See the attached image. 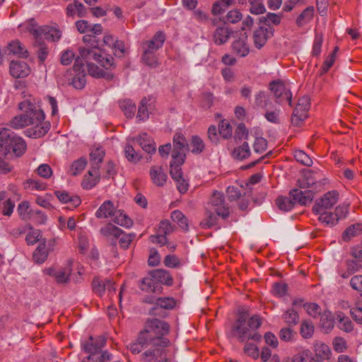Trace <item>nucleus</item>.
Instances as JSON below:
<instances>
[{
	"label": "nucleus",
	"instance_id": "1",
	"mask_svg": "<svg viewBox=\"0 0 362 362\" xmlns=\"http://www.w3.org/2000/svg\"><path fill=\"white\" fill-rule=\"evenodd\" d=\"M169 332L167 322L157 319L148 321L140 332L142 341H149L151 347L142 354L143 362H170L175 356V349L165 337Z\"/></svg>",
	"mask_w": 362,
	"mask_h": 362
},
{
	"label": "nucleus",
	"instance_id": "2",
	"mask_svg": "<svg viewBox=\"0 0 362 362\" xmlns=\"http://www.w3.org/2000/svg\"><path fill=\"white\" fill-rule=\"evenodd\" d=\"M21 110H26L33 114V123L25 131V135L30 138L37 139L44 136L50 129L49 122L45 121V114L36 103L30 100H25L18 104Z\"/></svg>",
	"mask_w": 362,
	"mask_h": 362
},
{
	"label": "nucleus",
	"instance_id": "3",
	"mask_svg": "<svg viewBox=\"0 0 362 362\" xmlns=\"http://www.w3.org/2000/svg\"><path fill=\"white\" fill-rule=\"evenodd\" d=\"M98 218H112L115 223L124 228H130L133 225L132 220L122 211L117 210L114 204L110 201L104 202L95 212Z\"/></svg>",
	"mask_w": 362,
	"mask_h": 362
},
{
	"label": "nucleus",
	"instance_id": "4",
	"mask_svg": "<svg viewBox=\"0 0 362 362\" xmlns=\"http://www.w3.org/2000/svg\"><path fill=\"white\" fill-rule=\"evenodd\" d=\"M24 25L28 31L33 35L36 41L46 39L56 42L62 37V32L57 28L49 25L38 26L33 18L26 22Z\"/></svg>",
	"mask_w": 362,
	"mask_h": 362
},
{
	"label": "nucleus",
	"instance_id": "5",
	"mask_svg": "<svg viewBox=\"0 0 362 362\" xmlns=\"http://www.w3.org/2000/svg\"><path fill=\"white\" fill-rule=\"evenodd\" d=\"M0 145L5 147L8 153L12 150L17 156H22L27 149L25 140L6 128L0 129Z\"/></svg>",
	"mask_w": 362,
	"mask_h": 362
},
{
	"label": "nucleus",
	"instance_id": "6",
	"mask_svg": "<svg viewBox=\"0 0 362 362\" xmlns=\"http://www.w3.org/2000/svg\"><path fill=\"white\" fill-rule=\"evenodd\" d=\"M248 317L249 314L247 312L239 313L238 319L232 327V334L241 342H244L249 339L258 341L261 339V335L258 332H251L247 322Z\"/></svg>",
	"mask_w": 362,
	"mask_h": 362
},
{
	"label": "nucleus",
	"instance_id": "7",
	"mask_svg": "<svg viewBox=\"0 0 362 362\" xmlns=\"http://www.w3.org/2000/svg\"><path fill=\"white\" fill-rule=\"evenodd\" d=\"M300 188H312L311 190H320L326 184V179L320 172L306 170L298 181Z\"/></svg>",
	"mask_w": 362,
	"mask_h": 362
},
{
	"label": "nucleus",
	"instance_id": "8",
	"mask_svg": "<svg viewBox=\"0 0 362 362\" xmlns=\"http://www.w3.org/2000/svg\"><path fill=\"white\" fill-rule=\"evenodd\" d=\"M80 56L83 60L95 61L98 62L102 66L106 69H110L114 65V58L112 56L103 57L100 54V50L89 49L86 47H80Z\"/></svg>",
	"mask_w": 362,
	"mask_h": 362
},
{
	"label": "nucleus",
	"instance_id": "9",
	"mask_svg": "<svg viewBox=\"0 0 362 362\" xmlns=\"http://www.w3.org/2000/svg\"><path fill=\"white\" fill-rule=\"evenodd\" d=\"M72 272V262L69 260L64 267H49L44 272L54 279L57 284H67Z\"/></svg>",
	"mask_w": 362,
	"mask_h": 362
},
{
	"label": "nucleus",
	"instance_id": "10",
	"mask_svg": "<svg viewBox=\"0 0 362 362\" xmlns=\"http://www.w3.org/2000/svg\"><path fill=\"white\" fill-rule=\"evenodd\" d=\"M269 89L274 93L276 99V103L283 104L286 102L291 105L292 93L291 90L286 87L284 83L281 80L274 81L269 83Z\"/></svg>",
	"mask_w": 362,
	"mask_h": 362
},
{
	"label": "nucleus",
	"instance_id": "11",
	"mask_svg": "<svg viewBox=\"0 0 362 362\" xmlns=\"http://www.w3.org/2000/svg\"><path fill=\"white\" fill-rule=\"evenodd\" d=\"M211 211L215 212L218 216L223 219L227 218L230 215V209L225 202L223 194L216 192L210 199Z\"/></svg>",
	"mask_w": 362,
	"mask_h": 362
},
{
	"label": "nucleus",
	"instance_id": "12",
	"mask_svg": "<svg viewBox=\"0 0 362 362\" xmlns=\"http://www.w3.org/2000/svg\"><path fill=\"white\" fill-rule=\"evenodd\" d=\"M310 101L307 97H302L298 100V104L293 110L291 122L296 126H299L308 117L310 109Z\"/></svg>",
	"mask_w": 362,
	"mask_h": 362
},
{
	"label": "nucleus",
	"instance_id": "13",
	"mask_svg": "<svg viewBox=\"0 0 362 362\" xmlns=\"http://www.w3.org/2000/svg\"><path fill=\"white\" fill-rule=\"evenodd\" d=\"M339 194L336 191H329L325 193L321 199L316 201L313 207V213H321L322 210L326 211L332 208L338 201Z\"/></svg>",
	"mask_w": 362,
	"mask_h": 362
},
{
	"label": "nucleus",
	"instance_id": "14",
	"mask_svg": "<svg viewBox=\"0 0 362 362\" xmlns=\"http://www.w3.org/2000/svg\"><path fill=\"white\" fill-rule=\"evenodd\" d=\"M185 154L182 152L172 153V160L170 165V174L171 177L175 180L182 177L181 165L185 161Z\"/></svg>",
	"mask_w": 362,
	"mask_h": 362
},
{
	"label": "nucleus",
	"instance_id": "15",
	"mask_svg": "<svg viewBox=\"0 0 362 362\" xmlns=\"http://www.w3.org/2000/svg\"><path fill=\"white\" fill-rule=\"evenodd\" d=\"M28 64L22 61H11L9 66L10 74L15 78H25L30 74Z\"/></svg>",
	"mask_w": 362,
	"mask_h": 362
},
{
	"label": "nucleus",
	"instance_id": "16",
	"mask_svg": "<svg viewBox=\"0 0 362 362\" xmlns=\"http://www.w3.org/2000/svg\"><path fill=\"white\" fill-rule=\"evenodd\" d=\"M233 33V30L227 25L217 27L213 33L212 40L216 45H222L228 41Z\"/></svg>",
	"mask_w": 362,
	"mask_h": 362
},
{
	"label": "nucleus",
	"instance_id": "17",
	"mask_svg": "<svg viewBox=\"0 0 362 362\" xmlns=\"http://www.w3.org/2000/svg\"><path fill=\"white\" fill-rule=\"evenodd\" d=\"M21 111L23 112L22 114L15 116L9 122V126L15 129H23L33 122V120H32L33 114L26 110Z\"/></svg>",
	"mask_w": 362,
	"mask_h": 362
},
{
	"label": "nucleus",
	"instance_id": "18",
	"mask_svg": "<svg viewBox=\"0 0 362 362\" xmlns=\"http://www.w3.org/2000/svg\"><path fill=\"white\" fill-rule=\"evenodd\" d=\"M165 41V35L163 33H157L151 40L142 43V48L144 52L155 53L160 48Z\"/></svg>",
	"mask_w": 362,
	"mask_h": 362
},
{
	"label": "nucleus",
	"instance_id": "19",
	"mask_svg": "<svg viewBox=\"0 0 362 362\" xmlns=\"http://www.w3.org/2000/svg\"><path fill=\"white\" fill-rule=\"evenodd\" d=\"M345 269L339 267L337 272L343 279L349 278L351 274L358 272L362 268V263L357 260L347 259L345 262Z\"/></svg>",
	"mask_w": 362,
	"mask_h": 362
},
{
	"label": "nucleus",
	"instance_id": "20",
	"mask_svg": "<svg viewBox=\"0 0 362 362\" xmlns=\"http://www.w3.org/2000/svg\"><path fill=\"white\" fill-rule=\"evenodd\" d=\"M81 58L83 59L80 55L78 57L75 58V53L74 51L68 49L62 52L60 62L62 64L66 66L69 65L75 59L74 69L76 71L80 72L83 67Z\"/></svg>",
	"mask_w": 362,
	"mask_h": 362
},
{
	"label": "nucleus",
	"instance_id": "21",
	"mask_svg": "<svg viewBox=\"0 0 362 362\" xmlns=\"http://www.w3.org/2000/svg\"><path fill=\"white\" fill-rule=\"evenodd\" d=\"M291 197H293L296 203L301 205H307L313 201L314 198V192L311 189L305 190L304 192L294 189L290 192Z\"/></svg>",
	"mask_w": 362,
	"mask_h": 362
},
{
	"label": "nucleus",
	"instance_id": "22",
	"mask_svg": "<svg viewBox=\"0 0 362 362\" xmlns=\"http://www.w3.org/2000/svg\"><path fill=\"white\" fill-rule=\"evenodd\" d=\"M151 179L154 185L158 187L163 186L168 179L165 170L159 165H153L149 171Z\"/></svg>",
	"mask_w": 362,
	"mask_h": 362
},
{
	"label": "nucleus",
	"instance_id": "23",
	"mask_svg": "<svg viewBox=\"0 0 362 362\" xmlns=\"http://www.w3.org/2000/svg\"><path fill=\"white\" fill-rule=\"evenodd\" d=\"M272 34V33L269 32L268 28L259 26L253 33V42L255 47L262 48Z\"/></svg>",
	"mask_w": 362,
	"mask_h": 362
},
{
	"label": "nucleus",
	"instance_id": "24",
	"mask_svg": "<svg viewBox=\"0 0 362 362\" xmlns=\"http://www.w3.org/2000/svg\"><path fill=\"white\" fill-rule=\"evenodd\" d=\"M13 54L20 58H27L28 52L26 47L19 41L13 40L8 44L5 53Z\"/></svg>",
	"mask_w": 362,
	"mask_h": 362
},
{
	"label": "nucleus",
	"instance_id": "25",
	"mask_svg": "<svg viewBox=\"0 0 362 362\" xmlns=\"http://www.w3.org/2000/svg\"><path fill=\"white\" fill-rule=\"evenodd\" d=\"M246 33L241 34L238 40H235L232 44L233 52L238 56L244 57L249 54V46L247 43Z\"/></svg>",
	"mask_w": 362,
	"mask_h": 362
},
{
	"label": "nucleus",
	"instance_id": "26",
	"mask_svg": "<svg viewBox=\"0 0 362 362\" xmlns=\"http://www.w3.org/2000/svg\"><path fill=\"white\" fill-rule=\"evenodd\" d=\"M106 340L103 337H98L95 340L90 337L89 340L83 344V350L90 354H96L105 346Z\"/></svg>",
	"mask_w": 362,
	"mask_h": 362
},
{
	"label": "nucleus",
	"instance_id": "27",
	"mask_svg": "<svg viewBox=\"0 0 362 362\" xmlns=\"http://www.w3.org/2000/svg\"><path fill=\"white\" fill-rule=\"evenodd\" d=\"M100 180V173L98 167H93L88 171V176H86L82 182L83 189H89L96 185Z\"/></svg>",
	"mask_w": 362,
	"mask_h": 362
},
{
	"label": "nucleus",
	"instance_id": "28",
	"mask_svg": "<svg viewBox=\"0 0 362 362\" xmlns=\"http://www.w3.org/2000/svg\"><path fill=\"white\" fill-rule=\"evenodd\" d=\"M54 194L63 204H69L71 207H76L81 204V199L77 196H71L65 191H55Z\"/></svg>",
	"mask_w": 362,
	"mask_h": 362
},
{
	"label": "nucleus",
	"instance_id": "29",
	"mask_svg": "<svg viewBox=\"0 0 362 362\" xmlns=\"http://www.w3.org/2000/svg\"><path fill=\"white\" fill-rule=\"evenodd\" d=\"M45 240L40 242L38 247L33 252V259L37 264H42L47 259L49 252Z\"/></svg>",
	"mask_w": 362,
	"mask_h": 362
},
{
	"label": "nucleus",
	"instance_id": "30",
	"mask_svg": "<svg viewBox=\"0 0 362 362\" xmlns=\"http://www.w3.org/2000/svg\"><path fill=\"white\" fill-rule=\"evenodd\" d=\"M93 291L98 296H101L105 289L115 291L114 284L111 281H107L105 284L98 278H94L92 283Z\"/></svg>",
	"mask_w": 362,
	"mask_h": 362
},
{
	"label": "nucleus",
	"instance_id": "31",
	"mask_svg": "<svg viewBox=\"0 0 362 362\" xmlns=\"http://www.w3.org/2000/svg\"><path fill=\"white\" fill-rule=\"evenodd\" d=\"M255 103L257 107L264 110H267L273 106L270 97L263 91H259L255 95Z\"/></svg>",
	"mask_w": 362,
	"mask_h": 362
},
{
	"label": "nucleus",
	"instance_id": "32",
	"mask_svg": "<svg viewBox=\"0 0 362 362\" xmlns=\"http://www.w3.org/2000/svg\"><path fill=\"white\" fill-rule=\"evenodd\" d=\"M101 235L106 238H118L122 234V230L111 223H108L100 229Z\"/></svg>",
	"mask_w": 362,
	"mask_h": 362
},
{
	"label": "nucleus",
	"instance_id": "33",
	"mask_svg": "<svg viewBox=\"0 0 362 362\" xmlns=\"http://www.w3.org/2000/svg\"><path fill=\"white\" fill-rule=\"evenodd\" d=\"M119 106L127 118H132L136 112V105L130 99H122L118 101Z\"/></svg>",
	"mask_w": 362,
	"mask_h": 362
},
{
	"label": "nucleus",
	"instance_id": "34",
	"mask_svg": "<svg viewBox=\"0 0 362 362\" xmlns=\"http://www.w3.org/2000/svg\"><path fill=\"white\" fill-rule=\"evenodd\" d=\"M152 276L156 279V283L160 282L167 286H171L173 279L170 273L163 269H157L152 272Z\"/></svg>",
	"mask_w": 362,
	"mask_h": 362
},
{
	"label": "nucleus",
	"instance_id": "35",
	"mask_svg": "<svg viewBox=\"0 0 362 362\" xmlns=\"http://www.w3.org/2000/svg\"><path fill=\"white\" fill-rule=\"evenodd\" d=\"M315 10L313 6L307 7L296 18V24L298 27H302L308 23L313 18Z\"/></svg>",
	"mask_w": 362,
	"mask_h": 362
},
{
	"label": "nucleus",
	"instance_id": "36",
	"mask_svg": "<svg viewBox=\"0 0 362 362\" xmlns=\"http://www.w3.org/2000/svg\"><path fill=\"white\" fill-rule=\"evenodd\" d=\"M138 141L146 152L151 153L156 151V146L153 141L146 133L141 134L138 138Z\"/></svg>",
	"mask_w": 362,
	"mask_h": 362
},
{
	"label": "nucleus",
	"instance_id": "37",
	"mask_svg": "<svg viewBox=\"0 0 362 362\" xmlns=\"http://www.w3.org/2000/svg\"><path fill=\"white\" fill-rule=\"evenodd\" d=\"M276 204L281 211H288L293 208L296 201L289 194L288 197H279L276 200Z\"/></svg>",
	"mask_w": 362,
	"mask_h": 362
},
{
	"label": "nucleus",
	"instance_id": "38",
	"mask_svg": "<svg viewBox=\"0 0 362 362\" xmlns=\"http://www.w3.org/2000/svg\"><path fill=\"white\" fill-rule=\"evenodd\" d=\"M319 215L318 220L327 226H333L337 223V217L333 212L322 210L321 213H315Z\"/></svg>",
	"mask_w": 362,
	"mask_h": 362
},
{
	"label": "nucleus",
	"instance_id": "39",
	"mask_svg": "<svg viewBox=\"0 0 362 362\" xmlns=\"http://www.w3.org/2000/svg\"><path fill=\"white\" fill-rule=\"evenodd\" d=\"M315 357L320 360H326L329 358L330 349L329 347L322 342H318L315 344Z\"/></svg>",
	"mask_w": 362,
	"mask_h": 362
},
{
	"label": "nucleus",
	"instance_id": "40",
	"mask_svg": "<svg viewBox=\"0 0 362 362\" xmlns=\"http://www.w3.org/2000/svg\"><path fill=\"white\" fill-rule=\"evenodd\" d=\"M140 288L145 292H155L157 287L156 279L152 276V272L149 276L144 277L139 285Z\"/></svg>",
	"mask_w": 362,
	"mask_h": 362
},
{
	"label": "nucleus",
	"instance_id": "41",
	"mask_svg": "<svg viewBox=\"0 0 362 362\" xmlns=\"http://www.w3.org/2000/svg\"><path fill=\"white\" fill-rule=\"evenodd\" d=\"M362 233V224L356 223L353 224L344 230L342 235V238L344 241H349L351 238L357 236Z\"/></svg>",
	"mask_w": 362,
	"mask_h": 362
},
{
	"label": "nucleus",
	"instance_id": "42",
	"mask_svg": "<svg viewBox=\"0 0 362 362\" xmlns=\"http://www.w3.org/2000/svg\"><path fill=\"white\" fill-rule=\"evenodd\" d=\"M171 219L184 230L189 229L188 220L180 210H175L171 213Z\"/></svg>",
	"mask_w": 362,
	"mask_h": 362
},
{
	"label": "nucleus",
	"instance_id": "43",
	"mask_svg": "<svg viewBox=\"0 0 362 362\" xmlns=\"http://www.w3.org/2000/svg\"><path fill=\"white\" fill-rule=\"evenodd\" d=\"M250 148L247 142H244L241 146L234 148L233 156L238 160H244L250 156Z\"/></svg>",
	"mask_w": 362,
	"mask_h": 362
},
{
	"label": "nucleus",
	"instance_id": "44",
	"mask_svg": "<svg viewBox=\"0 0 362 362\" xmlns=\"http://www.w3.org/2000/svg\"><path fill=\"white\" fill-rule=\"evenodd\" d=\"M173 151L172 153L174 152L180 153L182 152L183 154H185V149L187 146V141L185 136L180 134H177L173 137Z\"/></svg>",
	"mask_w": 362,
	"mask_h": 362
},
{
	"label": "nucleus",
	"instance_id": "45",
	"mask_svg": "<svg viewBox=\"0 0 362 362\" xmlns=\"http://www.w3.org/2000/svg\"><path fill=\"white\" fill-rule=\"evenodd\" d=\"M247 0H238L239 3L244 4ZM250 4V11L252 13L261 14L264 13L265 7L262 0H248Z\"/></svg>",
	"mask_w": 362,
	"mask_h": 362
},
{
	"label": "nucleus",
	"instance_id": "46",
	"mask_svg": "<svg viewBox=\"0 0 362 362\" xmlns=\"http://www.w3.org/2000/svg\"><path fill=\"white\" fill-rule=\"evenodd\" d=\"M284 322L291 326L296 325L299 321V315L293 308L288 309L282 316Z\"/></svg>",
	"mask_w": 362,
	"mask_h": 362
},
{
	"label": "nucleus",
	"instance_id": "47",
	"mask_svg": "<svg viewBox=\"0 0 362 362\" xmlns=\"http://www.w3.org/2000/svg\"><path fill=\"white\" fill-rule=\"evenodd\" d=\"M314 325L308 320H303L300 325V333L304 339L312 337L314 333Z\"/></svg>",
	"mask_w": 362,
	"mask_h": 362
},
{
	"label": "nucleus",
	"instance_id": "48",
	"mask_svg": "<svg viewBox=\"0 0 362 362\" xmlns=\"http://www.w3.org/2000/svg\"><path fill=\"white\" fill-rule=\"evenodd\" d=\"M87 160L84 158H80L75 160L71 165L69 173L72 175H76L81 173L85 168Z\"/></svg>",
	"mask_w": 362,
	"mask_h": 362
},
{
	"label": "nucleus",
	"instance_id": "49",
	"mask_svg": "<svg viewBox=\"0 0 362 362\" xmlns=\"http://www.w3.org/2000/svg\"><path fill=\"white\" fill-rule=\"evenodd\" d=\"M306 313L311 317L316 318L321 315L320 306L315 303H305L303 305Z\"/></svg>",
	"mask_w": 362,
	"mask_h": 362
},
{
	"label": "nucleus",
	"instance_id": "50",
	"mask_svg": "<svg viewBox=\"0 0 362 362\" xmlns=\"http://www.w3.org/2000/svg\"><path fill=\"white\" fill-rule=\"evenodd\" d=\"M105 154V151L101 147L93 148L90 153V160L93 162V164L98 165L103 160Z\"/></svg>",
	"mask_w": 362,
	"mask_h": 362
},
{
	"label": "nucleus",
	"instance_id": "51",
	"mask_svg": "<svg viewBox=\"0 0 362 362\" xmlns=\"http://www.w3.org/2000/svg\"><path fill=\"white\" fill-rule=\"evenodd\" d=\"M337 319L339 320V327L341 329L346 332H350L353 330L352 322L349 317H345L342 313L337 314Z\"/></svg>",
	"mask_w": 362,
	"mask_h": 362
},
{
	"label": "nucleus",
	"instance_id": "52",
	"mask_svg": "<svg viewBox=\"0 0 362 362\" xmlns=\"http://www.w3.org/2000/svg\"><path fill=\"white\" fill-rule=\"evenodd\" d=\"M217 215H215L212 211H209L206 216L201 221L200 226L202 228H210L217 223Z\"/></svg>",
	"mask_w": 362,
	"mask_h": 362
},
{
	"label": "nucleus",
	"instance_id": "53",
	"mask_svg": "<svg viewBox=\"0 0 362 362\" xmlns=\"http://www.w3.org/2000/svg\"><path fill=\"white\" fill-rule=\"evenodd\" d=\"M323 42L322 34L316 31L313 45L312 54L313 56L318 57L322 51V45Z\"/></svg>",
	"mask_w": 362,
	"mask_h": 362
},
{
	"label": "nucleus",
	"instance_id": "54",
	"mask_svg": "<svg viewBox=\"0 0 362 362\" xmlns=\"http://www.w3.org/2000/svg\"><path fill=\"white\" fill-rule=\"evenodd\" d=\"M7 154L5 147L0 145V173L3 174L10 172L11 169L10 165L5 160Z\"/></svg>",
	"mask_w": 362,
	"mask_h": 362
},
{
	"label": "nucleus",
	"instance_id": "55",
	"mask_svg": "<svg viewBox=\"0 0 362 362\" xmlns=\"http://www.w3.org/2000/svg\"><path fill=\"white\" fill-rule=\"evenodd\" d=\"M148 102V100L146 98H143L140 102L136 115V118L139 121H145L148 118V111L147 109Z\"/></svg>",
	"mask_w": 362,
	"mask_h": 362
},
{
	"label": "nucleus",
	"instance_id": "56",
	"mask_svg": "<svg viewBox=\"0 0 362 362\" xmlns=\"http://www.w3.org/2000/svg\"><path fill=\"white\" fill-rule=\"evenodd\" d=\"M25 187L32 191H44L47 189V185L40 180L36 179H30L25 183Z\"/></svg>",
	"mask_w": 362,
	"mask_h": 362
},
{
	"label": "nucleus",
	"instance_id": "57",
	"mask_svg": "<svg viewBox=\"0 0 362 362\" xmlns=\"http://www.w3.org/2000/svg\"><path fill=\"white\" fill-rule=\"evenodd\" d=\"M280 110L272 106L265 110L264 117L270 122L279 123Z\"/></svg>",
	"mask_w": 362,
	"mask_h": 362
},
{
	"label": "nucleus",
	"instance_id": "58",
	"mask_svg": "<svg viewBox=\"0 0 362 362\" xmlns=\"http://www.w3.org/2000/svg\"><path fill=\"white\" fill-rule=\"evenodd\" d=\"M204 141L197 136H193L190 144L191 151L193 153H200L204 148Z\"/></svg>",
	"mask_w": 362,
	"mask_h": 362
},
{
	"label": "nucleus",
	"instance_id": "59",
	"mask_svg": "<svg viewBox=\"0 0 362 362\" xmlns=\"http://www.w3.org/2000/svg\"><path fill=\"white\" fill-rule=\"evenodd\" d=\"M294 158L298 162L305 165L310 166L313 164L310 157L301 150H296L294 152Z\"/></svg>",
	"mask_w": 362,
	"mask_h": 362
},
{
	"label": "nucleus",
	"instance_id": "60",
	"mask_svg": "<svg viewBox=\"0 0 362 362\" xmlns=\"http://www.w3.org/2000/svg\"><path fill=\"white\" fill-rule=\"evenodd\" d=\"M42 235L40 230L30 228V231L25 237V240L28 245H34L40 240Z\"/></svg>",
	"mask_w": 362,
	"mask_h": 362
},
{
	"label": "nucleus",
	"instance_id": "61",
	"mask_svg": "<svg viewBox=\"0 0 362 362\" xmlns=\"http://www.w3.org/2000/svg\"><path fill=\"white\" fill-rule=\"evenodd\" d=\"M219 134L224 139H228L232 136V127L230 124L225 120L221 122L218 126Z\"/></svg>",
	"mask_w": 362,
	"mask_h": 362
},
{
	"label": "nucleus",
	"instance_id": "62",
	"mask_svg": "<svg viewBox=\"0 0 362 362\" xmlns=\"http://www.w3.org/2000/svg\"><path fill=\"white\" fill-rule=\"evenodd\" d=\"M320 316V325L325 332H329L334 327V322L327 314L324 313Z\"/></svg>",
	"mask_w": 362,
	"mask_h": 362
},
{
	"label": "nucleus",
	"instance_id": "63",
	"mask_svg": "<svg viewBox=\"0 0 362 362\" xmlns=\"http://www.w3.org/2000/svg\"><path fill=\"white\" fill-rule=\"evenodd\" d=\"M243 18V15L238 9H233L229 11L226 17V22L228 23H236L239 22Z\"/></svg>",
	"mask_w": 362,
	"mask_h": 362
},
{
	"label": "nucleus",
	"instance_id": "64",
	"mask_svg": "<svg viewBox=\"0 0 362 362\" xmlns=\"http://www.w3.org/2000/svg\"><path fill=\"white\" fill-rule=\"evenodd\" d=\"M15 204L11 199H7L0 204V212L4 216H11Z\"/></svg>",
	"mask_w": 362,
	"mask_h": 362
}]
</instances>
